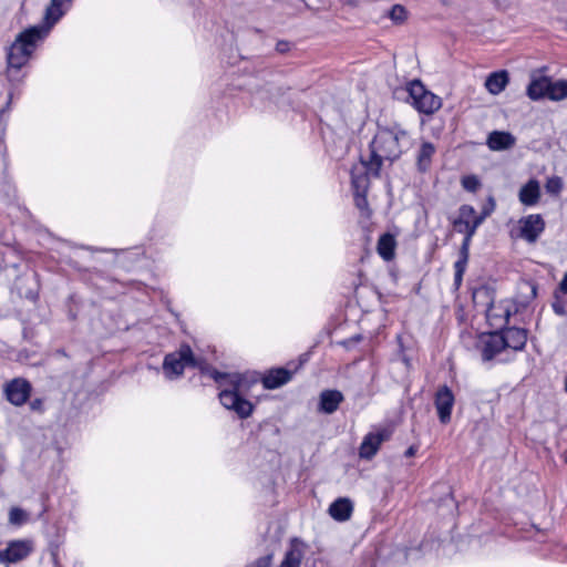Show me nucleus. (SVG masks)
<instances>
[{
    "label": "nucleus",
    "mask_w": 567,
    "mask_h": 567,
    "mask_svg": "<svg viewBox=\"0 0 567 567\" xmlns=\"http://www.w3.org/2000/svg\"><path fill=\"white\" fill-rule=\"evenodd\" d=\"M213 378L224 389L219 393V400L223 406L234 411L240 419H247L254 411V405L243 398L251 386L258 382L255 374L240 373H220L213 372Z\"/></svg>",
    "instance_id": "obj_1"
},
{
    "label": "nucleus",
    "mask_w": 567,
    "mask_h": 567,
    "mask_svg": "<svg viewBox=\"0 0 567 567\" xmlns=\"http://www.w3.org/2000/svg\"><path fill=\"white\" fill-rule=\"evenodd\" d=\"M404 131L380 128L371 142V157L369 162H361L359 167L378 175L383 161L393 162L402 153L400 141L405 137Z\"/></svg>",
    "instance_id": "obj_2"
},
{
    "label": "nucleus",
    "mask_w": 567,
    "mask_h": 567,
    "mask_svg": "<svg viewBox=\"0 0 567 567\" xmlns=\"http://www.w3.org/2000/svg\"><path fill=\"white\" fill-rule=\"evenodd\" d=\"M48 34L49 29L43 25H33L20 32L7 53L8 72L24 66Z\"/></svg>",
    "instance_id": "obj_3"
},
{
    "label": "nucleus",
    "mask_w": 567,
    "mask_h": 567,
    "mask_svg": "<svg viewBox=\"0 0 567 567\" xmlns=\"http://www.w3.org/2000/svg\"><path fill=\"white\" fill-rule=\"evenodd\" d=\"M196 360L188 344H182L181 348L164 358L163 371L167 379L179 378L186 365L195 367Z\"/></svg>",
    "instance_id": "obj_4"
},
{
    "label": "nucleus",
    "mask_w": 567,
    "mask_h": 567,
    "mask_svg": "<svg viewBox=\"0 0 567 567\" xmlns=\"http://www.w3.org/2000/svg\"><path fill=\"white\" fill-rule=\"evenodd\" d=\"M408 90L413 105L422 113L432 114L442 105L441 99L427 91L420 81L411 82Z\"/></svg>",
    "instance_id": "obj_5"
},
{
    "label": "nucleus",
    "mask_w": 567,
    "mask_h": 567,
    "mask_svg": "<svg viewBox=\"0 0 567 567\" xmlns=\"http://www.w3.org/2000/svg\"><path fill=\"white\" fill-rule=\"evenodd\" d=\"M34 550L31 539H16L8 543L4 549H0V564H17Z\"/></svg>",
    "instance_id": "obj_6"
},
{
    "label": "nucleus",
    "mask_w": 567,
    "mask_h": 567,
    "mask_svg": "<svg viewBox=\"0 0 567 567\" xmlns=\"http://www.w3.org/2000/svg\"><path fill=\"white\" fill-rule=\"evenodd\" d=\"M545 230V220L539 214H530L517 221V236L527 243H535Z\"/></svg>",
    "instance_id": "obj_7"
},
{
    "label": "nucleus",
    "mask_w": 567,
    "mask_h": 567,
    "mask_svg": "<svg viewBox=\"0 0 567 567\" xmlns=\"http://www.w3.org/2000/svg\"><path fill=\"white\" fill-rule=\"evenodd\" d=\"M391 436L389 429H380L377 432H370L364 437L359 447L361 458L371 460L379 451L381 444Z\"/></svg>",
    "instance_id": "obj_8"
},
{
    "label": "nucleus",
    "mask_w": 567,
    "mask_h": 567,
    "mask_svg": "<svg viewBox=\"0 0 567 567\" xmlns=\"http://www.w3.org/2000/svg\"><path fill=\"white\" fill-rule=\"evenodd\" d=\"M351 177L355 206L362 212L368 210L367 190L369 178L364 167H354L351 172Z\"/></svg>",
    "instance_id": "obj_9"
},
{
    "label": "nucleus",
    "mask_w": 567,
    "mask_h": 567,
    "mask_svg": "<svg viewBox=\"0 0 567 567\" xmlns=\"http://www.w3.org/2000/svg\"><path fill=\"white\" fill-rule=\"evenodd\" d=\"M31 393L30 383L21 378L13 379L6 383L4 394L7 400L13 405L20 406L27 402Z\"/></svg>",
    "instance_id": "obj_10"
},
{
    "label": "nucleus",
    "mask_w": 567,
    "mask_h": 567,
    "mask_svg": "<svg viewBox=\"0 0 567 567\" xmlns=\"http://www.w3.org/2000/svg\"><path fill=\"white\" fill-rule=\"evenodd\" d=\"M435 408L439 419L443 424L451 420V413L454 405V394L447 385L441 386L435 394Z\"/></svg>",
    "instance_id": "obj_11"
},
{
    "label": "nucleus",
    "mask_w": 567,
    "mask_h": 567,
    "mask_svg": "<svg viewBox=\"0 0 567 567\" xmlns=\"http://www.w3.org/2000/svg\"><path fill=\"white\" fill-rule=\"evenodd\" d=\"M480 348L483 360L489 361L504 350V340L499 333H491L481 338Z\"/></svg>",
    "instance_id": "obj_12"
},
{
    "label": "nucleus",
    "mask_w": 567,
    "mask_h": 567,
    "mask_svg": "<svg viewBox=\"0 0 567 567\" xmlns=\"http://www.w3.org/2000/svg\"><path fill=\"white\" fill-rule=\"evenodd\" d=\"M73 0H51L49 7L45 10L44 24L49 31L51 28L64 16V13L71 7Z\"/></svg>",
    "instance_id": "obj_13"
},
{
    "label": "nucleus",
    "mask_w": 567,
    "mask_h": 567,
    "mask_svg": "<svg viewBox=\"0 0 567 567\" xmlns=\"http://www.w3.org/2000/svg\"><path fill=\"white\" fill-rule=\"evenodd\" d=\"M504 340V349L511 348L515 351L522 350L527 341V333L522 328H508L503 333H499Z\"/></svg>",
    "instance_id": "obj_14"
},
{
    "label": "nucleus",
    "mask_w": 567,
    "mask_h": 567,
    "mask_svg": "<svg viewBox=\"0 0 567 567\" xmlns=\"http://www.w3.org/2000/svg\"><path fill=\"white\" fill-rule=\"evenodd\" d=\"M353 512V503L348 497H339L328 508L329 515L337 522L349 520Z\"/></svg>",
    "instance_id": "obj_15"
},
{
    "label": "nucleus",
    "mask_w": 567,
    "mask_h": 567,
    "mask_svg": "<svg viewBox=\"0 0 567 567\" xmlns=\"http://www.w3.org/2000/svg\"><path fill=\"white\" fill-rule=\"evenodd\" d=\"M343 401V394L338 390H324L319 396L318 410L326 414L336 412Z\"/></svg>",
    "instance_id": "obj_16"
},
{
    "label": "nucleus",
    "mask_w": 567,
    "mask_h": 567,
    "mask_svg": "<svg viewBox=\"0 0 567 567\" xmlns=\"http://www.w3.org/2000/svg\"><path fill=\"white\" fill-rule=\"evenodd\" d=\"M516 143V138L508 132L494 131L487 137V146L492 151H505L512 148Z\"/></svg>",
    "instance_id": "obj_17"
},
{
    "label": "nucleus",
    "mask_w": 567,
    "mask_h": 567,
    "mask_svg": "<svg viewBox=\"0 0 567 567\" xmlns=\"http://www.w3.org/2000/svg\"><path fill=\"white\" fill-rule=\"evenodd\" d=\"M305 547L303 542L293 538L290 543V549L286 553L279 567H300L305 555Z\"/></svg>",
    "instance_id": "obj_18"
},
{
    "label": "nucleus",
    "mask_w": 567,
    "mask_h": 567,
    "mask_svg": "<svg viewBox=\"0 0 567 567\" xmlns=\"http://www.w3.org/2000/svg\"><path fill=\"white\" fill-rule=\"evenodd\" d=\"M519 202L525 206H535L540 199V185L536 179L528 181L518 193Z\"/></svg>",
    "instance_id": "obj_19"
},
{
    "label": "nucleus",
    "mask_w": 567,
    "mask_h": 567,
    "mask_svg": "<svg viewBox=\"0 0 567 567\" xmlns=\"http://www.w3.org/2000/svg\"><path fill=\"white\" fill-rule=\"evenodd\" d=\"M291 379L290 371L278 368L270 370L264 378L262 384L266 389L272 390L286 384Z\"/></svg>",
    "instance_id": "obj_20"
},
{
    "label": "nucleus",
    "mask_w": 567,
    "mask_h": 567,
    "mask_svg": "<svg viewBox=\"0 0 567 567\" xmlns=\"http://www.w3.org/2000/svg\"><path fill=\"white\" fill-rule=\"evenodd\" d=\"M508 83V75L506 71L494 72L488 75L485 81L487 91L494 95L499 94Z\"/></svg>",
    "instance_id": "obj_21"
},
{
    "label": "nucleus",
    "mask_w": 567,
    "mask_h": 567,
    "mask_svg": "<svg viewBox=\"0 0 567 567\" xmlns=\"http://www.w3.org/2000/svg\"><path fill=\"white\" fill-rule=\"evenodd\" d=\"M549 81L550 80L546 76L533 79L527 86V95L529 99L539 100L547 97Z\"/></svg>",
    "instance_id": "obj_22"
},
{
    "label": "nucleus",
    "mask_w": 567,
    "mask_h": 567,
    "mask_svg": "<svg viewBox=\"0 0 567 567\" xmlns=\"http://www.w3.org/2000/svg\"><path fill=\"white\" fill-rule=\"evenodd\" d=\"M395 239L391 234H384L379 238L378 252L386 261H390L394 257L395 251Z\"/></svg>",
    "instance_id": "obj_23"
},
{
    "label": "nucleus",
    "mask_w": 567,
    "mask_h": 567,
    "mask_svg": "<svg viewBox=\"0 0 567 567\" xmlns=\"http://www.w3.org/2000/svg\"><path fill=\"white\" fill-rule=\"evenodd\" d=\"M498 309L494 305L493 300L487 302L486 308V318L492 326L502 327L503 324L508 322L509 311L507 309L503 310V312H498Z\"/></svg>",
    "instance_id": "obj_24"
},
{
    "label": "nucleus",
    "mask_w": 567,
    "mask_h": 567,
    "mask_svg": "<svg viewBox=\"0 0 567 567\" xmlns=\"http://www.w3.org/2000/svg\"><path fill=\"white\" fill-rule=\"evenodd\" d=\"M435 153V146L430 142L422 143L417 157H416V164L420 171L425 172L430 164L432 156Z\"/></svg>",
    "instance_id": "obj_25"
},
{
    "label": "nucleus",
    "mask_w": 567,
    "mask_h": 567,
    "mask_svg": "<svg viewBox=\"0 0 567 567\" xmlns=\"http://www.w3.org/2000/svg\"><path fill=\"white\" fill-rule=\"evenodd\" d=\"M486 216H488V212H485L484 214L478 216V218H474L473 221H463L456 219L454 221V227L457 229V231L465 233V238H472L477 227L483 223Z\"/></svg>",
    "instance_id": "obj_26"
},
{
    "label": "nucleus",
    "mask_w": 567,
    "mask_h": 567,
    "mask_svg": "<svg viewBox=\"0 0 567 567\" xmlns=\"http://www.w3.org/2000/svg\"><path fill=\"white\" fill-rule=\"evenodd\" d=\"M547 97L553 101H561L567 97V81H549Z\"/></svg>",
    "instance_id": "obj_27"
},
{
    "label": "nucleus",
    "mask_w": 567,
    "mask_h": 567,
    "mask_svg": "<svg viewBox=\"0 0 567 567\" xmlns=\"http://www.w3.org/2000/svg\"><path fill=\"white\" fill-rule=\"evenodd\" d=\"M467 261L468 260H466V259L458 258L457 261L454 264V269H455L454 285H455L456 289H458L460 286L462 285L463 275L465 272Z\"/></svg>",
    "instance_id": "obj_28"
},
{
    "label": "nucleus",
    "mask_w": 567,
    "mask_h": 567,
    "mask_svg": "<svg viewBox=\"0 0 567 567\" xmlns=\"http://www.w3.org/2000/svg\"><path fill=\"white\" fill-rule=\"evenodd\" d=\"M28 519L27 513L19 508V507H12L9 512V522L12 525L20 526L23 523H25Z\"/></svg>",
    "instance_id": "obj_29"
},
{
    "label": "nucleus",
    "mask_w": 567,
    "mask_h": 567,
    "mask_svg": "<svg viewBox=\"0 0 567 567\" xmlns=\"http://www.w3.org/2000/svg\"><path fill=\"white\" fill-rule=\"evenodd\" d=\"M546 192L558 195L563 189V179L559 176L549 177L545 184Z\"/></svg>",
    "instance_id": "obj_30"
},
{
    "label": "nucleus",
    "mask_w": 567,
    "mask_h": 567,
    "mask_svg": "<svg viewBox=\"0 0 567 567\" xmlns=\"http://www.w3.org/2000/svg\"><path fill=\"white\" fill-rule=\"evenodd\" d=\"M474 218H478L476 216L475 209L470 205H463L460 208V216L457 220H466V221H473Z\"/></svg>",
    "instance_id": "obj_31"
},
{
    "label": "nucleus",
    "mask_w": 567,
    "mask_h": 567,
    "mask_svg": "<svg viewBox=\"0 0 567 567\" xmlns=\"http://www.w3.org/2000/svg\"><path fill=\"white\" fill-rule=\"evenodd\" d=\"M390 18L394 22H402V21H404L405 18H406V10H405V8L403 6H401V4L393 6L392 9L390 10Z\"/></svg>",
    "instance_id": "obj_32"
},
{
    "label": "nucleus",
    "mask_w": 567,
    "mask_h": 567,
    "mask_svg": "<svg viewBox=\"0 0 567 567\" xmlns=\"http://www.w3.org/2000/svg\"><path fill=\"white\" fill-rule=\"evenodd\" d=\"M462 186L468 192H476L481 183L476 176L470 175L462 178Z\"/></svg>",
    "instance_id": "obj_33"
},
{
    "label": "nucleus",
    "mask_w": 567,
    "mask_h": 567,
    "mask_svg": "<svg viewBox=\"0 0 567 567\" xmlns=\"http://www.w3.org/2000/svg\"><path fill=\"white\" fill-rule=\"evenodd\" d=\"M272 561V555H266L257 558L255 561L248 564L246 567H270Z\"/></svg>",
    "instance_id": "obj_34"
},
{
    "label": "nucleus",
    "mask_w": 567,
    "mask_h": 567,
    "mask_svg": "<svg viewBox=\"0 0 567 567\" xmlns=\"http://www.w3.org/2000/svg\"><path fill=\"white\" fill-rule=\"evenodd\" d=\"M553 310L558 316H567L565 305L558 297H556V300L553 302Z\"/></svg>",
    "instance_id": "obj_35"
},
{
    "label": "nucleus",
    "mask_w": 567,
    "mask_h": 567,
    "mask_svg": "<svg viewBox=\"0 0 567 567\" xmlns=\"http://www.w3.org/2000/svg\"><path fill=\"white\" fill-rule=\"evenodd\" d=\"M489 295H491V293H489V289H488V288H486V287H481V288H478V289L474 290V292H473V299H474V301H475V302H477V300H478L481 297H485V298L489 299V297H491Z\"/></svg>",
    "instance_id": "obj_36"
},
{
    "label": "nucleus",
    "mask_w": 567,
    "mask_h": 567,
    "mask_svg": "<svg viewBox=\"0 0 567 567\" xmlns=\"http://www.w3.org/2000/svg\"><path fill=\"white\" fill-rule=\"evenodd\" d=\"M472 238H465L463 244H462V247L460 249V257L458 258H463V259H466L468 260V247H470V241H471Z\"/></svg>",
    "instance_id": "obj_37"
},
{
    "label": "nucleus",
    "mask_w": 567,
    "mask_h": 567,
    "mask_svg": "<svg viewBox=\"0 0 567 567\" xmlns=\"http://www.w3.org/2000/svg\"><path fill=\"white\" fill-rule=\"evenodd\" d=\"M559 290L564 293H567V272L564 275V278L559 284Z\"/></svg>",
    "instance_id": "obj_38"
},
{
    "label": "nucleus",
    "mask_w": 567,
    "mask_h": 567,
    "mask_svg": "<svg viewBox=\"0 0 567 567\" xmlns=\"http://www.w3.org/2000/svg\"><path fill=\"white\" fill-rule=\"evenodd\" d=\"M416 453V447L415 446H410L406 451H405V456L408 457H411V456H414Z\"/></svg>",
    "instance_id": "obj_39"
},
{
    "label": "nucleus",
    "mask_w": 567,
    "mask_h": 567,
    "mask_svg": "<svg viewBox=\"0 0 567 567\" xmlns=\"http://www.w3.org/2000/svg\"><path fill=\"white\" fill-rule=\"evenodd\" d=\"M489 203H491V205H488V208H491V209H485V210L483 212V214H484L485 212H488V215H489V214H491V212L494 209V207H495V202H494V199H492V198H491Z\"/></svg>",
    "instance_id": "obj_40"
},
{
    "label": "nucleus",
    "mask_w": 567,
    "mask_h": 567,
    "mask_svg": "<svg viewBox=\"0 0 567 567\" xmlns=\"http://www.w3.org/2000/svg\"><path fill=\"white\" fill-rule=\"evenodd\" d=\"M287 43H278L277 49L280 52H284L286 50Z\"/></svg>",
    "instance_id": "obj_41"
},
{
    "label": "nucleus",
    "mask_w": 567,
    "mask_h": 567,
    "mask_svg": "<svg viewBox=\"0 0 567 567\" xmlns=\"http://www.w3.org/2000/svg\"><path fill=\"white\" fill-rule=\"evenodd\" d=\"M39 404H40V402H39V401H34V402L32 403V409H37V406H38Z\"/></svg>",
    "instance_id": "obj_42"
},
{
    "label": "nucleus",
    "mask_w": 567,
    "mask_h": 567,
    "mask_svg": "<svg viewBox=\"0 0 567 567\" xmlns=\"http://www.w3.org/2000/svg\"><path fill=\"white\" fill-rule=\"evenodd\" d=\"M565 390L567 392V377H566V380H565Z\"/></svg>",
    "instance_id": "obj_43"
},
{
    "label": "nucleus",
    "mask_w": 567,
    "mask_h": 567,
    "mask_svg": "<svg viewBox=\"0 0 567 567\" xmlns=\"http://www.w3.org/2000/svg\"><path fill=\"white\" fill-rule=\"evenodd\" d=\"M565 461H566V463H567V452H566V455H565Z\"/></svg>",
    "instance_id": "obj_44"
}]
</instances>
